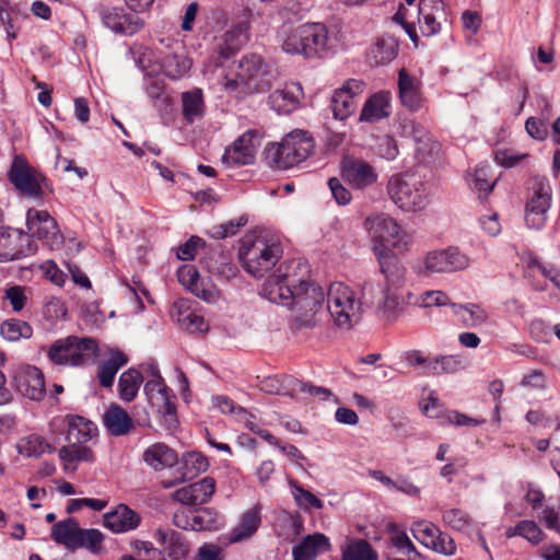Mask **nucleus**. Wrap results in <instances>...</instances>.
Segmentation results:
<instances>
[{
	"instance_id": "1",
	"label": "nucleus",
	"mask_w": 560,
	"mask_h": 560,
	"mask_svg": "<svg viewBox=\"0 0 560 560\" xmlns=\"http://www.w3.org/2000/svg\"><path fill=\"white\" fill-rule=\"evenodd\" d=\"M307 270L300 261L280 264L264 284V295L272 303L289 307L294 313L296 328L317 325V314L323 310V288L305 280Z\"/></svg>"
},
{
	"instance_id": "2",
	"label": "nucleus",
	"mask_w": 560,
	"mask_h": 560,
	"mask_svg": "<svg viewBox=\"0 0 560 560\" xmlns=\"http://www.w3.org/2000/svg\"><path fill=\"white\" fill-rule=\"evenodd\" d=\"M278 38L283 52L300 55L306 59L323 58L328 50L329 33L322 23L284 27L279 32Z\"/></svg>"
},
{
	"instance_id": "3",
	"label": "nucleus",
	"mask_w": 560,
	"mask_h": 560,
	"mask_svg": "<svg viewBox=\"0 0 560 560\" xmlns=\"http://www.w3.org/2000/svg\"><path fill=\"white\" fill-rule=\"evenodd\" d=\"M314 147V140L307 131L294 130L280 143H271L266 148V161L270 166L288 170L306 160Z\"/></svg>"
},
{
	"instance_id": "4",
	"label": "nucleus",
	"mask_w": 560,
	"mask_h": 560,
	"mask_svg": "<svg viewBox=\"0 0 560 560\" xmlns=\"http://www.w3.org/2000/svg\"><path fill=\"white\" fill-rule=\"evenodd\" d=\"M387 194L405 211H420L429 202L428 183L412 172L393 175L387 183Z\"/></svg>"
},
{
	"instance_id": "5",
	"label": "nucleus",
	"mask_w": 560,
	"mask_h": 560,
	"mask_svg": "<svg viewBox=\"0 0 560 560\" xmlns=\"http://www.w3.org/2000/svg\"><path fill=\"white\" fill-rule=\"evenodd\" d=\"M282 255L279 244L268 243L256 235H245L238 248V258L244 269L256 278L271 270Z\"/></svg>"
},
{
	"instance_id": "6",
	"label": "nucleus",
	"mask_w": 560,
	"mask_h": 560,
	"mask_svg": "<svg viewBox=\"0 0 560 560\" xmlns=\"http://www.w3.org/2000/svg\"><path fill=\"white\" fill-rule=\"evenodd\" d=\"M97 352L98 346L93 338L68 336L56 340L47 357L57 365L80 366L93 362Z\"/></svg>"
},
{
	"instance_id": "7",
	"label": "nucleus",
	"mask_w": 560,
	"mask_h": 560,
	"mask_svg": "<svg viewBox=\"0 0 560 560\" xmlns=\"http://www.w3.org/2000/svg\"><path fill=\"white\" fill-rule=\"evenodd\" d=\"M327 310L338 327L349 329L360 319L361 302L348 285L335 282L327 292Z\"/></svg>"
},
{
	"instance_id": "8",
	"label": "nucleus",
	"mask_w": 560,
	"mask_h": 560,
	"mask_svg": "<svg viewBox=\"0 0 560 560\" xmlns=\"http://www.w3.org/2000/svg\"><path fill=\"white\" fill-rule=\"evenodd\" d=\"M529 191L525 206V223L530 229L540 230L547 222L552 190L546 177H535Z\"/></svg>"
},
{
	"instance_id": "9",
	"label": "nucleus",
	"mask_w": 560,
	"mask_h": 560,
	"mask_svg": "<svg viewBox=\"0 0 560 560\" xmlns=\"http://www.w3.org/2000/svg\"><path fill=\"white\" fill-rule=\"evenodd\" d=\"M468 266V258L456 247L429 252L423 260L412 265V270L420 276L455 272Z\"/></svg>"
},
{
	"instance_id": "10",
	"label": "nucleus",
	"mask_w": 560,
	"mask_h": 560,
	"mask_svg": "<svg viewBox=\"0 0 560 560\" xmlns=\"http://www.w3.org/2000/svg\"><path fill=\"white\" fill-rule=\"evenodd\" d=\"M144 394L153 408L160 415L163 425L168 431L177 429L179 422L177 418L176 405L172 390L165 385L164 380L150 378L143 387Z\"/></svg>"
},
{
	"instance_id": "11",
	"label": "nucleus",
	"mask_w": 560,
	"mask_h": 560,
	"mask_svg": "<svg viewBox=\"0 0 560 560\" xmlns=\"http://www.w3.org/2000/svg\"><path fill=\"white\" fill-rule=\"evenodd\" d=\"M158 547L153 550L154 560H183L189 551L185 536L170 527H158L152 533Z\"/></svg>"
},
{
	"instance_id": "12",
	"label": "nucleus",
	"mask_w": 560,
	"mask_h": 560,
	"mask_svg": "<svg viewBox=\"0 0 560 560\" xmlns=\"http://www.w3.org/2000/svg\"><path fill=\"white\" fill-rule=\"evenodd\" d=\"M364 226L369 232L373 245L384 244L387 248L400 249L407 245L400 235L398 223L387 214L377 213L370 215L364 221Z\"/></svg>"
},
{
	"instance_id": "13",
	"label": "nucleus",
	"mask_w": 560,
	"mask_h": 560,
	"mask_svg": "<svg viewBox=\"0 0 560 560\" xmlns=\"http://www.w3.org/2000/svg\"><path fill=\"white\" fill-rule=\"evenodd\" d=\"M36 243L23 231L0 226V261L18 260L35 254Z\"/></svg>"
},
{
	"instance_id": "14",
	"label": "nucleus",
	"mask_w": 560,
	"mask_h": 560,
	"mask_svg": "<svg viewBox=\"0 0 560 560\" xmlns=\"http://www.w3.org/2000/svg\"><path fill=\"white\" fill-rule=\"evenodd\" d=\"M364 86L363 81L349 79L334 91L330 98V108L336 120L345 121L355 112L358 97L362 94Z\"/></svg>"
},
{
	"instance_id": "15",
	"label": "nucleus",
	"mask_w": 560,
	"mask_h": 560,
	"mask_svg": "<svg viewBox=\"0 0 560 560\" xmlns=\"http://www.w3.org/2000/svg\"><path fill=\"white\" fill-rule=\"evenodd\" d=\"M26 226L31 238L35 236L50 248L59 246L63 241L56 220L46 210L30 209L26 214Z\"/></svg>"
},
{
	"instance_id": "16",
	"label": "nucleus",
	"mask_w": 560,
	"mask_h": 560,
	"mask_svg": "<svg viewBox=\"0 0 560 560\" xmlns=\"http://www.w3.org/2000/svg\"><path fill=\"white\" fill-rule=\"evenodd\" d=\"M9 179L13 186L23 195L39 198L43 196L40 186V176L31 167L28 162L22 155L13 159L9 171Z\"/></svg>"
},
{
	"instance_id": "17",
	"label": "nucleus",
	"mask_w": 560,
	"mask_h": 560,
	"mask_svg": "<svg viewBox=\"0 0 560 560\" xmlns=\"http://www.w3.org/2000/svg\"><path fill=\"white\" fill-rule=\"evenodd\" d=\"M341 178L355 190H365L378 179L376 168L364 160L345 158L341 161Z\"/></svg>"
},
{
	"instance_id": "18",
	"label": "nucleus",
	"mask_w": 560,
	"mask_h": 560,
	"mask_svg": "<svg viewBox=\"0 0 560 560\" xmlns=\"http://www.w3.org/2000/svg\"><path fill=\"white\" fill-rule=\"evenodd\" d=\"M258 145V132L248 130L225 149L222 162L228 166L250 165L255 162Z\"/></svg>"
},
{
	"instance_id": "19",
	"label": "nucleus",
	"mask_w": 560,
	"mask_h": 560,
	"mask_svg": "<svg viewBox=\"0 0 560 560\" xmlns=\"http://www.w3.org/2000/svg\"><path fill=\"white\" fill-rule=\"evenodd\" d=\"M372 252L377 259L380 271L385 278V287L400 288L405 283L406 268L394 253L384 244H375Z\"/></svg>"
},
{
	"instance_id": "20",
	"label": "nucleus",
	"mask_w": 560,
	"mask_h": 560,
	"mask_svg": "<svg viewBox=\"0 0 560 560\" xmlns=\"http://www.w3.org/2000/svg\"><path fill=\"white\" fill-rule=\"evenodd\" d=\"M103 24L116 34L132 36L144 25L136 13H128L124 8H106L100 13Z\"/></svg>"
},
{
	"instance_id": "21",
	"label": "nucleus",
	"mask_w": 560,
	"mask_h": 560,
	"mask_svg": "<svg viewBox=\"0 0 560 560\" xmlns=\"http://www.w3.org/2000/svg\"><path fill=\"white\" fill-rule=\"evenodd\" d=\"M248 40V24L240 22L228 30L220 38L212 57L215 67H221L232 58Z\"/></svg>"
},
{
	"instance_id": "22",
	"label": "nucleus",
	"mask_w": 560,
	"mask_h": 560,
	"mask_svg": "<svg viewBox=\"0 0 560 560\" xmlns=\"http://www.w3.org/2000/svg\"><path fill=\"white\" fill-rule=\"evenodd\" d=\"M215 480L205 477L189 486L177 489L172 499L185 505H202L207 503L215 492Z\"/></svg>"
},
{
	"instance_id": "23",
	"label": "nucleus",
	"mask_w": 560,
	"mask_h": 560,
	"mask_svg": "<svg viewBox=\"0 0 560 560\" xmlns=\"http://www.w3.org/2000/svg\"><path fill=\"white\" fill-rule=\"evenodd\" d=\"M16 389L31 400H40L44 398L45 380L42 371L36 366H27L24 371L14 376Z\"/></svg>"
},
{
	"instance_id": "24",
	"label": "nucleus",
	"mask_w": 560,
	"mask_h": 560,
	"mask_svg": "<svg viewBox=\"0 0 560 560\" xmlns=\"http://www.w3.org/2000/svg\"><path fill=\"white\" fill-rule=\"evenodd\" d=\"M302 95L303 90L301 84L290 83L270 93L268 102L275 112L288 115L300 106Z\"/></svg>"
},
{
	"instance_id": "25",
	"label": "nucleus",
	"mask_w": 560,
	"mask_h": 560,
	"mask_svg": "<svg viewBox=\"0 0 560 560\" xmlns=\"http://www.w3.org/2000/svg\"><path fill=\"white\" fill-rule=\"evenodd\" d=\"M398 93L405 107L411 112L420 109L422 104L420 82L411 77L405 68H401L398 72Z\"/></svg>"
},
{
	"instance_id": "26",
	"label": "nucleus",
	"mask_w": 560,
	"mask_h": 560,
	"mask_svg": "<svg viewBox=\"0 0 560 560\" xmlns=\"http://www.w3.org/2000/svg\"><path fill=\"white\" fill-rule=\"evenodd\" d=\"M140 521V515L125 504H119L104 515V525L114 533L132 530L139 526Z\"/></svg>"
},
{
	"instance_id": "27",
	"label": "nucleus",
	"mask_w": 560,
	"mask_h": 560,
	"mask_svg": "<svg viewBox=\"0 0 560 560\" xmlns=\"http://www.w3.org/2000/svg\"><path fill=\"white\" fill-rule=\"evenodd\" d=\"M330 549L329 539L320 533L307 535L292 548L293 560H314Z\"/></svg>"
},
{
	"instance_id": "28",
	"label": "nucleus",
	"mask_w": 560,
	"mask_h": 560,
	"mask_svg": "<svg viewBox=\"0 0 560 560\" xmlns=\"http://www.w3.org/2000/svg\"><path fill=\"white\" fill-rule=\"evenodd\" d=\"M260 510L259 505H255L242 514L240 522L229 534L230 542L246 540L257 532L261 523Z\"/></svg>"
},
{
	"instance_id": "29",
	"label": "nucleus",
	"mask_w": 560,
	"mask_h": 560,
	"mask_svg": "<svg viewBox=\"0 0 560 560\" xmlns=\"http://www.w3.org/2000/svg\"><path fill=\"white\" fill-rule=\"evenodd\" d=\"M390 115V96L387 92L375 93L370 96L361 110L359 120L375 122Z\"/></svg>"
},
{
	"instance_id": "30",
	"label": "nucleus",
	"mask_w": 560,
	"mask_h": 560,
	"mask_svg": "<svg viewBox=\"0 0 560 560\" xmlns=\"http://www.w3.org/2000/svg\"><path fill=\"white\" fill-rule=\"evenodd\" d=\"M174 524L177 527H190L192 530H214L220 525V515L217 511L205 508L196 510L187 516L185 524L180 522L178 515H175Z\"/></svg>"
},
{
	"instance_id": "31",
	"label": "nucleus",
	"mask_w": 560,
	"mask_h": 560,
	"mask_svg": "<svg viewBox=\"0 0 560 560\" xmlns=\"http://www.w3.org/2000/svg\"><path fill=\"white\" fill-rule=\"evenodd\" d=\"M443 3L439 0H421L419 4L420 31L423 36L430 37L438 34L441 24L438 22L436 13L442 12Z\"/></svg>"
},
{
	"instance_id": "32",
	"label": "nucleus",
	"mask_w": 560,
	"mask_h": 560,
	"mask_svg": "<svg viewBox=\"0 0 560 560\" xmlns=\"http://www.w3.org/2000/svg\"><path fill=\"white\" fill-rule=\"evenodd\" d=\"M453 314L467 328L480 327L489 320L487 311L476 303L451 304Z\"/></svg>"
},
{
	"instance_id": "33",
	"label": "nucleus",
	"mask_w": 560,
	"mask_h": 560,
	"mask_svg": "<svg viewBox=\"0 0 560 560\" xmlns=\"http://www.w3.org/2000/svg\"><path fill=\"white\" fill-rule=\"evenodd\" d=\"M142 458L154 470H162L177 463L176 452L164 443H155L149 446L144 451Z\"/></svg>"
},
{
	"instance_id": "34",
	"label": "nucleus",
	"mask_w": 560,
	"mask_h": 560,
	"mask_svg": "<svg viewBox=\"0 0 560 560\" xmlns=\"http://www.w3.org/2000/svg\"><path fill=\"white\" fill-rule=\"evenodd\" d=\"M80 529L81 527L77 518L70 516L52 525L50 537L57 545L73 551Z\"/></svg>"
},
{
	"instance_id": "35",
	"label": "nucleus",
	"mask_w": 560,
	"mask_h": 560,
	"mask_svg": "<svg viewBox=\"0 0 560 560\" xmlns=\"http://www.w3.org/2000/svg\"><path fill=\"white\" fill-rule=\"evenodd\" d=\"M128 363V357L120 350H110L107 360L98 365L97 377L103 387H110L120 368Z\"/></svg>"
},
{
	"instance_id": "36",
	"label": "nucleus",
	"mask_w": 560,
	"mask_h": 560,
	"mask_svg": "<svg viewBox=\"0 0 560 560\" xmlns=\"http://www.w3.org/2000/svg\"><path fill=\"white\" fill-rule=\"evenodd\" d=\"M398 42L393 36H383L371 47L369 58L376 66L392 62L398 55Z\"/></svg>"
},
{
	"instance_id": "37",
	"label": "nucleus",
	"mask_w": 560,
	"mask_h": 560,
	"mask_svg": "<svg viewBox=\"0 0 560 560\" xmlns=\"http://www.w3.org/2000/svg\"><path fill=\"white\" fill-rule=\"evenodd\" d=\"M72 442V444L62 446L59 450V457L66 470H75L78 462L93 463L95 460L94 453L90 447L81 445L75 441Z\"/></svg>"
},
{
	"instance_id": "38",
	"label": "nucleus",
	"mask_w": 560,
	"mask_h": 560,
	"mask_svg": "<svg viewBox=\"0 0 560 560\" xmlns=\"http://www.w3.org/2000/svg\"><path fill=\"white\" fill-rule=\"evenodd\" d=\"M104 424L113 435L120 436L129 432L132 421L126 410L113 404L104 413Z\"/></svg>"
},
{
	"instance_id": "39",
	"label": "nucleus",
	"mask_w": 560,
	"mask_h": 560,
	"mask_svg": "<svg viewBox=\"0 0 560 560\" xmlns=\"http://www.w3.org/2000/svg\"><path fill=\"white\" fill-rule=\"evenodd\" d=\"M68 432L67 440L84 443L90 441L96 433L95 424L81 416H67Z\"/></svg>"
},
{
	"instance_id": "40",
	"label": "nucleus",
	"mask_w": 560,
	"mask_h": 560,
	"mask_svg": "<svg viewBox=\"0 0 560 560\" xmlns=\"http://www.w3.org/2000/svg\"><path fill=\"white\" fill-rule=\"evenodd\" d=\"M183 116L189 122H194L205 114L203 94L200 89L184 92L182 94Z\"/></svg>"
},
{
	"instance_id": "41",
	"label": "nucleus",
	"mask_w": 560,
	"mask_h": 560,
	"mask_svg": "<svg viewBox=\"0 0 560 560\" xmlns=\"http://www.w3.org/2000/svg\"><path fill=\"white\" fill-rule=\"evenodd\" d=\"M179 480L192 479L209 467L208 458L199 452H187L180 460Z\"/></svg>"
},
{
	"instance_id": "42",
	"label": "nucleus",
	"mask_w": 560,
	"mask_h": 560,
	"mask_svg": "<svg viewBox=\"0 0 560 560\" xmlns=\"http://www.w3.org/2000/svg\"><path fill=\"white\" fill-rule=\"evenodd\" d=\"M143 376L138 370L130 368L122 372L118 380L119 396L125 401H131L137 396Z\"/></svg>"
},
{
	"instance_id": "43",
	"label": "nucleus",
	"mask_w": 560,
	"mask_h": 560,
	"mask_svg": "<svg viewBox=\"0 0 560 560\" xmlns=\"http://www.w3.org/2000/svg\"><path fill=\"white\" fill-rule=\"evenodd\" d=\"M277 72L268 65H264L259 71L248 74L247 80L243 83L249 93H264L271 89Z\"/></svg>"
},
{
	"instance_id": "44",
	"label": "nucleus",
	"mask_w": 560,
	"mask_h": 560,
	"mask_svg": "<svg viewBox=\"0 0 560 560\" xmlns=\"http://www.w3.org/2000/svg\"><path fill=\"white\" fill-rule=\"evenodd\" d=\"M277 72L268 65H264L259 71L248 74L247 80L243 83L249 93H264L271 89Z\"/></svg>"
},
{
	"instance_id": "45",
	"label": "nucleus",
	"mask_w": 560,
	"mask_h": 560,
	"mask_svg": "<svg viewBox=\"0 0 560 560\" xmlns=\"http://www.w3.org/2000/svg\"><path fill=\"white\" fill-rule=\"evenodd\" d=\"M20 454L27 457H39L45 453H52L55 448L38 434H30L22 438L18 443Z\"/></svg>"
},
{
	"instance_id": "46",
	"label": "nucleus",
	"mask_w": 560,
	"mask_h": 560,
	"mask_svg": "<svg viewBox=\"0 0 560 560\" xmlns=\"http://www.w3.org/2000/svg\"><path fill=\"white\" fill-rule=\"evenodd\" d=\"M398 288L385 287L383 300L378 307L383 316L394 320L402 312V298L397 293Z\"/></svg>"
},
{
	"instance_id": "47",
	"label": "nucleus",
	"mask_w": 560,
	"mask_h": 560,
	"mask_svg": "<svg viewBox=\"0 0 560 560\" xmlns=\"http://www.w3.org/2000/svg\"><path fill=\"white\" fill-rule=\"evenodd\" d=\"M162 68L166 77L177 80L190 70L191 60L184 54H173L164 58Z\"/></svg>"
},
{
	"instance_id": "48",
	"label": "nucleus",
	"mask_w": 560,
	"mask_h": 560,
	"mask_svg": "<svg viewBox=\"0 0 560 560\" xmlns=\"http://www.w3.org/2000/svg\"><path fill=\"white\" fill-rule=\"evenodd\" d=\"M104 535L95 528H81L73 551L77 549H86L91 553H98L103 548Z\"/></svg>"
},
{
	"instance_id": "49",
	"label": "nucleus",
	"mask_w": 560,
	"mask_h": 560,
	"mask_svg": "<svg viewBox=\"0 0 560 560\" xmlns=\"http://www.w3.org/2000/svg\"><path fill=\"white\" fill-rule=\"evenodd\" d=\"M508 537L521 536L533 545L539 544L544 539V532L534 521H521L514 527L506 530Z\"/></svg>"
},
{
	"instance_id": "50",
	"label": "nucleus",
	"mask_w": 560,
	"mask_h": 560,
	"mask_svg": "<svg viewBox=\"0 0 560 560\" xmlns=\"http://www.w3.org/2000/svg\"><path fill=\"white\" fill-rule=\"evenodd\" d=\"M1 336L10 341H18L21 338H30L33 334L31 325L20 319H9L0 326Z\"/></svg>"
},
{
	"instance_id": "51",
	"label": "nucleus",
	"mask_w": 560,
	"mask_h": 560,
	"mask_svg": "<svg viewBox=\"0 0 560 560\" xmlns=\"http://www.w3.org/2000/svg\"><path fill=\"white\" fill-rule=\"evenodd\" d=\"M342 560H377V556L366 540L359 539L343 550Z\"/></svg>"
},
{
	"instance_id": "52",
	"label": "nucleus",
	"mask_w": 560,
	"mask_h": 560,
	"mask_svg": "<svg viewBox=\"0 0 560 560\" xmlns=\"http://www.w3.org/2000/svg\"><path fill=\"white\" fill-rule=\"evenodd\" d=\"M293 489V495L296 504L304 510H320L323 508V501L313 494L311 491L304 489L298 482H290Z\"/></svg>"
},
{
	"instance_id": "53",
	"label": "nucleus",
	"mask_w": 560,
	"mask_h": 560,
	"mask_svg": "<svg viewBox=\"0 0 560 560\" xmlns=\"http://www.w3.org/2000/svg\"><path fill=\"white\" fill-rule=\"evenodd\" d=\"M439 529L440 528L436 525L428 521L415 522L411 526L413 537L428 548L433 544Z\"/></svg>"
},
{
	"instance_id": "54",
	"label": "nucleus",
	"mask_w": 560,
	"mask_h": 560,
	"mask_svg": "<svg viewBox=\"0 0 560 560\" xmlns=\"http://www.w3.org/2000/svg\"><path fill=\"white\" fill-rule=\"evenodd\" d=\"M264 65L265 62L259 55L250 54L243 56L238 63L237 79L241 83H244L248 74L259 71Z\"/></svg>"
},
{
	"instance_id": "55",
	"label": "nucleus",
	"mask_w": 560,
	"mask_h": 560,
	"mask_svg": "<svg viewBox=\"0 0 560 560\" xmlns=\"http://www.w3.org/2000/svg\"><path fill=\"white\" fill-rule=\"evenodd\" d=\"M443 522L451 528L463 532L470 527V516L459 509H451L443 513Z\"/></svg>"
},
{
	"instance_id": "56",
	"label": "nucleus",
	"mask_w": 560,
	"mask_h": 560,
	"mask_svg": "<svg viewBox=\"0 0 560 560\" xmlns=\"http://www.w3.org/2000/svg\"><path fill=\"white\" fill-rule=\"evenodd\" d=\"M422 411L429 418L436 419L440 424H448V421H446V415L450 410L444 409L439 398L433 394L429 396L428 401L422 406Z\"/></svg>"
},
{
	"instance_id": "57",
	"label": "nucleus",
	"mask_w": 560,
	"mask_h": 560,
	"mask_svg": "<svg viewBox=\"0 0 560 560\" xmlns=\"http://www.w3.org/2000/svg\"><path fill=\"white\" fill-rule=\"evenodd\" d=\"M247 220L244 218H240L238 220L228 221L223 224H219L212 228L210 235L217 240H223L229 236H233L237 233L241 226L246 224Z\"/></svg>"
},
{
	"instance_id": "58",
	"label": "nucleus",
	"mask_w": 560,
	"mask_h": 560,
	"mask_svg": "<svg viewBox=\"0 0 560 560\" xmlns=\"http://www.w3.org/2000/svg\"><path fill=\"white\" fill-rule=\"evenodd\" d=\"M289 385L291 386L292 390L307 393L310 396H322L324 400L332 395L328 388L315 386L313 384L305 383L296 378H290Z\"/></svg>"
},
{
	"instance_id": "59",
	"label": "nucleus",
	"mask_w": 560,
	"mask_h": 560,
	"mask_svg": "<svg viewBox=\"0 0 560 560\" xmlns=\"http://www.w3.org/2000/svg\"><path fill=\"white\" fill-rule=\"evenodd\" d=\"M429 548L445 556H452L456 551L454 539L448 534L443 533L440 529L434 537L433 544H431Z\"/></svg>"
},
{
	"instance_id": "60",
	"label": "nucleus",
	"mask_w": 560,
	"mask_h": 560,
	"mask_svg": "<svg viewBox=\"0 0 560 560\" xmlns=\"http://www.w3.org/2000/svg\"><path fill=\"white\" fill-rule=\"evenodd\" d=\"M420 307L445 306L453 304L448 295L443 291H427L419 299Z\"/></svg>"
},
{
	"instance_id": "61",
	"label": "nucleus",
	"mask_w": 560,
	"mask_h": 560,
	"mask_svg": "<svg viewBox=\"0 0 560 560\" xmlns=\"http://www.w3.org/2000/svg\"><path fill=\"white\" fill-rule=\"evenodd\" d=\"M145 92L148 96L153 101V105L159 107L162 104H166L168 96L164 92L163 81L159 79H150L145 84Z\"/></svg>"
},
{
	"instance_id": "62",
	"label": "nucleus",
	"mask_w": 560,
	"mask_h": 560,
	"mask_svg": "<svg viewBox=\"0 0 560 560\" xmlns=\"http://www.w3.org/2000/svg\"><path fill=\"white\" fill-rule=\"evenodd\" d=\"M328 187L331 191L332 198L339 206H347L350 203L352 196L350 190L337 177L328 179Z\"/></svg>"
},
{
	"instance_id": "63",
	"label": "nucleus",
	"mask_w": 560,
	"mask_h": 560,
	"mask_svg": "<svg viewBox=\"0 0 560 560\" xmlns=\"http://www.w3.org/2000/svg\"><path fill=\"white\" fill-rule=\"evenodd\" d=\"M472 187L477 190L480 197H487L494 187V182L487 178V170L485 166H478L475 170Z\"/></svg>"
},
{
	"instance_id": "64",
	"label": "nucleus",
	"mask_w": 560,
	"mask_h": 560,
	"mask_svg": "<svg viewBox=\"0 0 560 560\" xmlns=\"http://www.w3.org/2000/svg\"><path fill=\"white\" fill-rule=\"evenodd\" d=\"M178 322L180 325L189 330L190 332H202L208 329V325L205 322L203 317L195 314V313H182L180 317L178 318Z\"/></svg>"
}]
</instances>
